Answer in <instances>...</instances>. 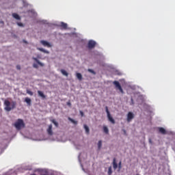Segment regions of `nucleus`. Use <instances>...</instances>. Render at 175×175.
Masks as SVG:
<instances>
[{"label":"nucleus","mask_w":175,"mask_h":175,"mask_svg":"<svg viewBox=\"0 0 175 175\" xmlns=\"http://www.w3.org/2000/svg\"><path fill=\"white\" fill-rule=\"evenodd\" d=\"M4 106V110H5V111H12V110L16 109V106H17V103H16V101H12L10 103L9 100H5Z\"/></svg>","instance_id":"f257e3e1"},{"label":"nucleus","mask_w":175,"mask_h":175,"mask_svg":"<svg viewBox=\"0 0 175 175\" xmlns=\"http://www.w3.org/2000/svg\"><path fill=\"white\" fill-rule=\"evenodd\" d=\"M14 126L17 131H20L23 129V128H25V123H24L23 119H18L14 123Z\"/></svg>","instance_id":"f03ea898"},{"label":"nucleus","mask_w":175,"mask_h":175,"mask_svg":"<svg viewBox=\"0 0 175 175\" xmlns=\"http://www.w3.org/2000/svg\"><path fill=\"white\" fill-rule=\"evenodd\" d=\"M105 109H106V113L107 114V118L109 121H110L111 124H116V120H114L113 117H111V115L110 114V111H109V108L107 107H105Z\"/></svg>","instance_id":"7ed1b4c3"},{"label":"nucleus","mask_w":175,"mask_h":175,"mask_svg":"<svg viewBox=\"0 0 175 175\" xmlns=\"http://www.w3.org/2000/svg\"><path fill=\"white\" fill-rule=\"evenodd\" d=\"M113 84L115 85V87H116V90H120L121 94L124 93V90H122V88L121 87V85L120 84V82H118V81H114L113 82Z\"/></svg>","instance_id":"20e7f679"},{"label":"nucleus","mask_w":175,"mask_h":175,"mask_svg":"<svg viewBox=\"0 0 175 175\" xmlns=\"http://www.w3.org/2000/svg\"><path fill=\"white\" fill-rule=\"evenodd\" d=\"M135 118V115L132 112H129L127 114V122H131Z\"/></svg>","instance_id":"39448f33"},{"label":"nucleus","mask_w":175,"mask_h":175,"mask_svg":"<svg viewBox=\"0 0 175 175\" xmlns=\"http://www.w3.org/2000/svg\"><path fill=\"white\" fill-rule=\"evenodd\" d=\"M88 49H94L96 46V42L94 40H90L88 44Z\"/></svg>","instance_id":"423d86ee"},{"label":"nucleus","mask_w":175,"mask_h":175,"mask_svg":"<svg viewBox=\"0 0 175 175\" xmlns=\"http://www.w3.org/2000/svg\"><path fill=\"white\" fill-rule=\"evenodd\" d=\"M46 132L49 136H53V124H49Z\"/></svg>","instance_id":"0eeeda50"},{"label":"nucleus","mask_w":175,"mask_h":175,"mask_svg":"<svg viewBox=\"0 0 175 175\" xmlns=\"http://www.w3.org/2000/svg\"><path fill=\"white\" fill-rule=\"evenodd\" d=\"M40 43L44 47H51V44L46 40H41Z\"/></svg>","instance_id":"6e6552de"},{"label":"nucleus","mask_w":175,"mask_h":175,"mask_svg":"<svg viewBox=\"0 0 175 175\" xmlns=\"http://www.w3.org/2000/svg\"><path fill=\"white\" fill-rule=\"evenodd\" d=\"M159 133H161V135H166L167 132L166 130L163 127H158Z\"/></svg>","instance_id":"1a4fd4ad"},{"label":"nucleus","mask_w":175,"mask_h":175,"mask_svg":"<svg viewBox=\"0 0 175 175\" xmlns=\"http://www.w3.org/2000/svg\"><path fill=\"white\" fill-rule=\"evenodd\" d=\"M38 96H40L42 99H46V95L43 93V92L38 90Z\"/></svg>","instance_id":"9d476101"},{"label":"nucleus","mask_w":175,"mask_h":175,"mask_svg":"<svg viewBox=\"0 0 175 175\" xmlns=\"http://www.w3.org/2000/svg\"><path fill=\"white\" fill-rule=\"evenodd\" d=\"M113 167L114 169V170H117V167H118V164H117V161L116 160V158H114L113 159Z\"/></svg>","instance_id":"9b49d317"},{"label":"nucleus","mask_w":175,"mask_h":175,"mask_svg":"<svg viewBox=\"0 0 175 175\" xmlns=\"http://www.w3.org/2000/svg\"><path fill=\"white\" fill-rule=\"evenodd\" d=\"M33 61H36V62H37V64L38 65H40V66H44V64L40 62V61H39V59H38V58L36 57H33Z\"/></svg>","instance_id":"f8f14e48"},{"label":"nucleus","mask_w":175,"mask_h":175,"mask_svg":"<svg viewBox=\"0 0 175 175\" xmlns=\"http://www.w3.org/2000/svg\"><path fill=\"white\" fill-rule=\"evenodd\" d=\"M37 50H39V51H42V53H44L45 54H50V52L49 51H46L43 48H37Z\"/></svg>","instance_id":"ddd939ff"},{"label":"nucleus","mask_w":175,"mask_h":175,"mask_svg":"<svg viewBox=\"0 0 175 175\" xmlns=\"http://www.w3.org/2000/svg\"><path fill=\"white\" fill-rule=\"evenodd\" d=\"M12 17H14V18H15L16 20H21V17H20V15L16 13L12 14Z\"/></svg>","instance_id":"4468645a"},{"label":"nucleus","mask_w":175,"mask_h":175,"mask_svg":"<svg viewBox=\"0 0 175 175\" xmlns=\"http://www.w3.org/2000/svg\"><path fill=\"white\" fill-rule=\"evenodd\" d=\"M77 78L78 79V80H79V81H81L83 80V75H81V74L80 72H77L76 74Z\"/></svg>","instance_id":"2eb2a0df"},{"label":"nucleus","mask_w":175,"mask_h":175,"mask_svg":"<svg viewBox=\"0 0 175 175\" xmlns=\"http://www.w3.org/2000/svg\"><path fill=\"white\" fill-rule=\"evenodd\" d=\"M25 102L26 103H27L28 106H31V98H28V97H26V98H25Z\"/></svg>","instance_id":"dca6fc26"},{"label":"nucleus","mask_w":175,"mask_h":175,"mask_svg":"<svg viewBox=\"0 0 175 175\" xmlns=\"http://www.w3.org/2000/svg\"><path fill=\"white\" fill-rule=\"evenodd\" d=\"M83 126L87 135H90V128L88 127V126H87V124H84Z\"/></svg>","instance_id":"f3484780"},{"label":"nucleus","mask_w":175,"mask_h":175,"mask_svg":"<svg viewBox=\"0 0 175 175\" xmlns=\"http://www.w3.org/2000/svg\"><path fill=\"white\" fill-rule=\"evenodd\" d=\"M61 27H62V28H63L64 29H66V28H68V24H66V23L62 22V23H61Z\"/></svg>","instance_id":"a211bd4d"},{"label":"nucleus","mask_w":175,"mask_h":175,"mask_svg":"<svg viewBox=\"0 0 175 175\" xmlns=\"http://www.w3.org/2000/svg\"><path fill=\"white\" fill-rule=\"evenodd\" d=\"M61 73L64 75V76H66V77H68V73L64 69L61 70Z\"/></svg>","instance_id":"6ab92c4d"},{"label":"nucleus","mask_w":175,"mask_h":175,"mask_svg":"<svg viewBox=\"0 0 175 175\" xmlns=\"http://www.w3.org/2000/svg\"><path fill=\"white\" fill-rule=\"evenodd\" d=\"M51 122H53V124H54V125L56 126V128H58V122L57 121H55V119H52L51 120Z\"/></svg>","instance_id":"aec40b11"},{"label":"nucleus","mask_w":175,"mask_h":175,"mask_svg":"<svg viewBox=\"0 0 175 175\" xmlns=\"http://www.w3.org/2000/svg\"><path fill=\"white\" fill-rule=\"evenodd\" d=\"M103 131H104V133H106L107 135L109 134V129L107 128V126H104Z\"/></svg>","instance_id":"412c9836"},{"label":"nucleus","mask_w":175,"mask_h":175,"mask_svg":"<svg viewBox=\"0 0 175 175\" xmlns=\"http://www.w3.org/2000/svg\"><path fill=\"white\" fill-rule=\"evenodd\" d=\"M69 121H70V122H72V124H74L75 125H77V121L72 119L71 118H68Z\"/></svg>","instance_id":"4be33fe9"},{"label":"nucleus","mask_w":175,"mask_h":175,"mask_svg":"<svg viewBox=\"0 0 175 175\" xmlns=\"http://www.w3.org/2000/svg\"><path fill=\"white\" fill-rule=\"evenodd\" d=\"M26 92H27V94H28V95H30V96H32L33 95V92H32V91H31L29 90H27Z\"/></svg>","instance_id":"5701e85b"},{"label":"nucleus","mask_w":175,"mask_h":175,"mask_svg":"<svg viewBox=\"0 0 175 175\" xmlns=\"http://www.w3.org/2000/svg\"><path fill=\"white\" fill-rule=\"evenodd\" d=\"M113 174V170H111V166L108 168V175H111Z\"/></svg>","instance_id":"b1692460"},{"label":"nucleus","mask_w":175,"mask_h":175,"mask_svg":"<svg viewBox=\"0 0 175 175\" xmlns=\"http://www.w3.org/2000/svg\"><path fill=\"white\" fill-rule=\"evenodd\" d=\"M98 150H100V148H102V140L98 141Z\"/></svg>","instance_id":"393cba45"},{"label":"nucleus","mask_w":175,"mask_h":175,"mask_svg":"<svg viewBox=\"0 0 175 175\" xmlns=\"http://www.w3.org/2000/svg\"><path fill=\"white\" fill-rule=\"evenodd\" d=\"M88 72H90V73H92L93 75H96L95 71H94V70H92V69H88Z\"/></svg>","instance_id":"a878e982"},{"label":"nucleus","mask_w":175,"mask_h":175,"mask_svg":"<svg viewBox=\"0 0 175 175\" xmlns=\"http://www.w3.org/2000/svg\"><path fill=\"white\" fill-rule=\"evenodd\" d=\"M121 165H122V162L120 161L119 163H118V168H119V170H121V168L122 167L121 166Z\"/></svg>","instance_id":"bb28decb"},{"label":"nucleus","mask_w":175,"mask_h":175,"mask_svg":"<svg viewBox=\"0 0 175 175\" xmlns=\"http://www.w3.org/2000/svg\"><path fill=\"white\" fill-rule=\"evenodd\" d=\"M16 69H17V70H21V66L17 65L16 66Z\"/></svg>","instance_id":"cd10ccee"},{"label":"nucleus","mask_w":175,"mask_h":175,"mask_svg":"<svg viewBox=\"0 0 175 175\" xmlns=\"http://www.w3.org/2000/svg\"><path fill=\"white\" fill-rule=\"evenodd\" d=\"M17 25H18V27H24L22 23H18Z\"/></svg>","instance_id":"c85d7f7f"},{"label":"nucleus","mask_w":175,"mask_h":175,"mask_svg":"<svg viewBox=\"0 0 175 175\" xmlns=\"http://www.w3.org/2000/svg\"><path fill=\"white\" fill-rule=\"evenodd\" d=\"M33 66L34 68H36V69H38V64H33Z\"/></svg>","instance_id":"c756f323"},{"label":"nucleus","mask_w":175,"mask_h":175,"mask_svg":"<svg viewBox=\"0 0 175 175\" xmlns=\"http://www.w3.org/2000/svg\"><path fill=\"white\" fill-rule=\"evenodd\" d=\"M67 105H68V106H72V104L70 103V102H68Z\"/></svg>","instance_id":"7c9ffc66"},{"label":"nucleus","mask_w":175,"mask_h":175,"mask_svg":"<svg viewBox=\"0 0 175 175\" xmlns=\"http://www.w3.org/2000/svg\"><path fill=\"white\" fill-rule=\"evenodd\" d=\"M149 143H150V144H152V142L151 141V139H149Z\"/></svg>","instance_id":"2f4dec72"},{"label":"nucleus","mask_w":175,"mask_h":175,"mask_svg":"<svg viewBox=\"0 0 175 175\" xmlns=\"http://www.w3.org/2000/svg\"><path fill=\"white\" fill-rule=\"evenodd\" d=\"M124 135H126V131L123 130Z\"/></svg>","instance_id":"473e14b6"},{"label":"nucleus","mask_w":175,"mask_h":175,"mask_svg":"<svg viewBox=\"0 0 175 175\" xmlns=\"http://www.w3.org/2000/svg\"><path fill=\"white\" fill-rule=\"evenodd\" d=\"M23 43H28L25 40H23Z\"/></svg>","instance_id":"72a5a7b5"},{"label":"nucleus","mask_w":175,"mask_h":175,"mask_svg":"<svg viewBox=\"0 0 175 175\" xmlns=\"http://www.w3.org/2000/svg\"><path fill=\"white\" fill-rule=\"evenodd\" d=\"M81 116H83V112H82V111H81Z\"/></svg>","instance_id":"f704fd0d"},{"label":"nucleus","mask_w":175,"mask_h":175,"mask_svg":"<svg viewBox=\"0 0 175 175\" xmlns=\"http://www.w3.org/2000/svg\"><path fill=\"white\" fill-rule=\"evenodd\" d=\"M136 175H139V174H136Z\"/></svg>","instance_id":"c9c22d12"}]
</instances>
